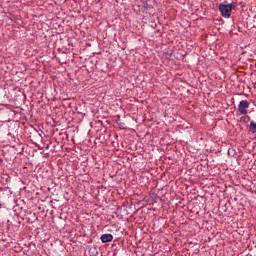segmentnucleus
<instances>
[{
  "instance_id": "1",
  "label": "nucleus",
  "mask_w": 256,
  "mask_h": 256,
  "mask_svg": "<svg viewBox=\"0 0 256 256\" xmlns=\"http://www.w3.org/2000/svg\"><path fill=\"white\" fill-rule=\"evenodd\" d=\"M233 7H235V5L233 3L228 4V5L220 4L219 11H220L222 17L229 19V17H231V11H233Z\"/></svg>"
},
{
  "instance_id": "3",
  "label": "nucleus",
  "mask_w": 256,
  "mask_h": 256,
  "mask_svg": "<svg viewBox=\"0 0 256 256\" xmlns=\"http://www.w3.org/2000/svg\"><path fill=\"white\" fill-rule=\"evenodd\" d=\"M100 239L102 243H111V241H113V235L103 234Z\"/></svg>"
},
{
  "instance_id": "4",
  "label": "nucleus",
  "mask_w": 256,
  "mask_h": 256,
  "mask_svg": "<svg viewBox=\"0 0 256 256\" xmlns=\"http://www.w3.org/2000/svg\"><path fill=\"white\" fill-rule=\"evenodd\" d=\"M250 131L252 133H256V124H255V122L250 123Z\"/></svg>"
},
{
  "instance_id": "2",
  "label": "nucleus",
  "mask_w": 256,
  "mask_h": 256,
  "mask_svg": "<svg viewBox=\"0 0 256 256\" xmlns=\"http://www.w3.org/2000/svg\"><path fill=\"white\" fill-rule=\"evenodd\" d=\"M247 109H249V102L247 100L240 101L238 105L240 115H247Z\"/></svg>"
}]
</instances>
